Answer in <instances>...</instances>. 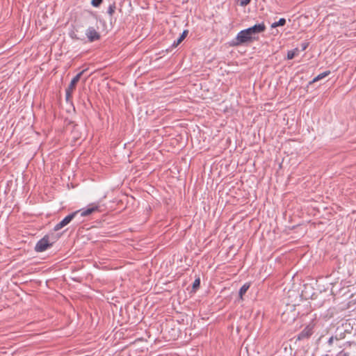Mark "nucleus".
I'll list each match as a JSON object with an SVG mask.
<instances>
[{
  "label": "nucleus",
  "instance_id": "23",
  "mask_svg": "<svg viewBox=\"0 0 356 356\" xmlns=\"http://www.w3.org/2000/svg\"><path fill=\"white\" fill-rule=\"evenodd\" d=\"M334 340H335V338L334 337V334H333L332 337H330L329 338V339L327 341L328 344L330 346L332 345Z\"/></svg>",
  "mask_w": 356,
  "mask_h": 356
},
{
  "label": "nucleus",
  "instance_id": "17",
  "mask_svg": "<svg viewBox=\"0 0 356 356\" xmlns=\"http://www.w3.org/2000/svg\"><path fill=\"white\" fill-rule=\"evenodd\" d=\"M200 286V279L198 277L193 283V290L196 291Z\"/></svg>",
  "mask_w": 356,
  "mask_h": 356
},
{
  "label": "nucleus",
  "instance_id": "14",
  "mask_svg": "<svg viewBox=\"0 0 356 356\" xmlns=\"http://www.w3.org/2000/svg\"><path fill=\"white\" fill-rule=\"evenodd\" d=\"M286 24V19L284 18H280L277 22H275L271 24V28H276L277 26H283Z\"/></svg>",
  "mask_w": 356,
  "mask_h": 356
},
{
  "label": "nucleus",
  "instance_id": "5",
  "mask_svg": "<svg viewBox=\"0 0 356 356\" xmlns=\"http://www.w3.org/2000/svg\"><path fill=\"white\" fill-rule=\"evenodd\" d=\"M344 331L347 334H353L354 337H356V318H352L347 319L341 325Z\"/></svg>",
  "mask_w": 356,
  "mask_h": 356
},
{
  "label": "nucleus",
  "instance_id": "21",
  "mask_svg": "<svg viewBox=\"0 0 356 356\" xmlns=\"http://www.w3.org/2000/svg\"><path fill=\"white\" fill-rule=\"evenodd\" d=\"M65 91H66V95H65L66 100H67V102H69L70 98L72 97V92L74 90H65Z\"/></svg>",
  "mask_w": 356,
  "mask_h": 356
},
{
  "label": "nucleus",
  "instance_id": "1",
  "mask_svg": "<svg viewBox=\"0 0 356 356\" xmlns=\"http://www.w3.org/2000/svg\"><path fill=\"white\" fill-rule=\"evenodd\" d=\"M99 206L90 204L86 209L76 211L65 217L59 223L56 224L54 228V231H58L65 226L67 225L73 219L76 218L79 215L80 217H85L91 215L95 211H99Z\"/></svg>",
  "mask_w": 356,
  "mask_h": 356
},
{
  "label": "nucleus",
  "instance_id": "9",
  "mask_svg": "<svg viewBox=\"0 0 356 356\" xmlns=\"http://www.w3.org/2000/svg\"><path fill=\"white\" fill-rule=\"evenodd\" d=\"M347 334L344 331L343 328L341 325L337 326L335 332L334 334V337L335 338V341H339L343 339L346 337Z\"/></svg>",
  "mask_w": 356,
  "mask_h": 356
},
{
  "label": "nucleus",
  "instance_id": "10",
  "mask_svg": "<svg viewBox=\"0 0 356 356\" xmlns=\"http://www.w3.org/2000/svg\"><path fill=\"white\" fill-rule=\"evenodd\" d=\"M85 70H82L79 73H78L72 80L68 86L67 89H74L77 83L81 79V76L83 75Z\"/></svg>",
  "mask_w": 356,
  "mask_h": 356
},
{
  "label": "nucleus",
  "instance_id": "18",
  "mask_svg": "<svg viewBox=\"0 0 356 356\" xmlns=\"http://www.w3.org/2000/svg\"><path fill=\"white\" fill-rule=\"evenodd\" d=\"M103 2V0H92L91 4L93 7L98 8Z\"/></svg>",
  "mask_w": 356,
  "mask_h": 356
},
{
  "label": "nucleus",
  "instance_id": "3",
  "mask_svg": "<svg viewBox=\"0 0 356 356\" xmlns=\"http://www.w3.org/2000/svg\"><path fill=\"white\" fill-rule=\"evenodd\" d=\"M315 324L312 321L307 325L297 336L296 341H305L308 340L310 337L314 334V328Z\"/></svg>",
  "mask_w": 356,
  "mask_h": 356
},
{
  "label": "nucleus",
  "instance_id": "4",
  "mask_svg": "<svg viewBox=\"0 0 356 356\" xmlns=\"http://www.w3.org/2000/svg\"><path fill=\"white\" fill-rule=\"evenodd\" d=\"M253 39L252 36L248 33L247 29H244L238 33L234 45L238 46L248 42L252 41Z\"/></svg>",
  "mask_w": 356,
  "mask_h": 356
},
{
  "label": "nucleus",
  "instance_id": "24",
  "mask_svg": "<svg viewBox=\"0 0 356 356\" xmlns=\"http://www.w3.org/2000/svg\"><path fill=\"white\" fill-rule=\"evenodd\" d=\"M81 221V219H80V218H79V219L77 220V223L80 222Z\"/></svg>",
  "mask_w": 356,
  "mask_h": 356
},
{
  "label": "nucleus",
  "instance_id": "13",
  "mask_svg": "<svg viewBox=\"0 0 356 356\" xmlns=\"http://www.w3.org/2000/svg\"><path fill=\"white\" fill-rule=\"evenodd\" d=\"M330 74V71H325L320 74H318V76H316L315 78L313 79V80L312 81H309V84H311L312 83H314V82H316L323 78H325V76H327V75H329Z\"/></svg>",
  "mask_w": 356,
  "mask_h": 356
},
{
  "label": "nucleus",
  "instance_id": "20",
  "mask_svg": "<svg viewBox=\"0 0 356 356\" xmlns=\"http://www.w3.org/2000/svg\"><path fill=\"white\" fill-rule=\"evenodd\" d=\"M238 1L241 6H245L250 3L251 0H238Z\"/></svg>",
  "mask_w": 356,
  "mask_h": 356
},
{
  "label": "nucleus",
  "instance_id": "6",
  "mask_svg": "<svg viewBox=\"0 0 356 356\" xmlns=\"http://www.w3.org/2000/svg\"><path fill=\"white\" fill-rule=\"evenodd\" d=\"M49 238V236L46 235L38 241L35 246V250L37 252H42L45 251L48 248L52 246L54 241L50 242Z\"/></svg>",
  "mask_w": 356,
  "mask_h": 356
},
{
  "label": "nucleus",
  "instance_id": "7",
  "mask_svg": "<svg viewBox=\"0 0 356 356\" xmlns=\"http://www.w3.org/2000/svg\"><path fill=\"white\" fill-rule=\"evenodd\" d=\"M266 29V27L264 23L262 22L261 24H254V26L249 27L246 29L248 30V33H249L250 35L252 36L254 34L263 33L264 31H265Z\"/></svg>",
  "mask_w": 356,
  "mask_h": 356
},
{
  "label": "nucleus",
  "instance_id": "2",
  "mask_svg": "<svg viewBox=\"0 0 356 356\" xmlns=\"http://www.w3.org/2000/svg\"><path fill=\"white\" fill-rule=\"evenodd\" d=\"M299 316V312H297L296 309V305H293L289 309L285 310L281 316L282 321L286 323H293L296 321V319Z\"/></svg>",
  "mask_w": 356,
  "mask_h": 356
},
{
  "label": "nucleus",
  "instance_id": "8",
  "mask_svg": "<svg viewBox=\"0 0 356 356\" xmlns=\"http://www.w3.org/2000/svg\"><path fill=\"white\" fill-rule=\"evenodd\" d=\"M86 35L90 42H94L100 38V34L92 26L86 30Z\"/></svg>",
  "mask_w": 356,
  "mask_h": 356
},
{
  "label": "nucleus",
  "instance_id": "22",
  "mask_svg": "<svg viewBox=\"0 0 356 356\" xmlns=\"http://www.w3.org/2000/svg\"><path fill=\"white\" fill-rule=\"evenodd\" d=\"M308 46H309V42H307L301 43V44H300L301 50L305 51L308 47Z\"/></svg>",
  "mask_w": 356,
  "mask_h": 356
},
{
  "label": "nucleus",
  "instance_id": "15",
  "mask_svg": "<svg viewBox=\"0 0 356 356\" xmlns=\"http://www.w3.org/2000/svg\"><path fill=\"white\" fill-rule=\"evenodd\" d=\"M298 51H299V50L298 48H296L293 50L288 51L287 56H286L287 59L288 60L293 59L295 57V56L298 54Z\"/></svg>",
  "mask_w": 356,
  "mask_h": 356
},
{
  "label": "nucleus",
  "instance_id": "19",
  "mask_svg": "<svg viewBox=\"0 0 356 356\" xmlns=\"http://www.w3.org/2000/svg\"><path fill=\"white\" fill-rule=\"evenodd\" d=\"M350 353L348 351H347L346 350L343 349L341 351H340L339 353H338L336 356H350Z\"/></svg>",
  "mask_w": 356,
  "mask_h": 356
},
{
  "label": "nucleus",
  "instance_id": "11",
  "mask_svg": "<svg viewBox=\"0 0 356 356\" xmlns=\"http://www.w3.org/2000/svg\"><path fill=\"white\" fill-rule=\"evenodd\" d=\"M188 33V30H184L183 33L181 34V35L179 37V38L177 40H175L172 44V47H177L187 36Z\"/></svg>",
  "mask_w": 356,
  "mask_h": 356
},
{
  "label": "nucleus",
  "instance_id": "16",
  "mask_svg": "<svg viewBox=\"0 0 356 356\" xmlns=\"http://www.w3.org/2000/svg\"><path fill=\"white\" fill-rule=\"evenodd\" d=\"M115 9H116V6H115V3L113 2L112 4H111L109 6H108V14L110 15V16H113V15L114 14L115 11Z\"/></svg>",
  "mask_w": 356,
  "mask_h": 356
},
{
  "label": "nucleus",
  "instance_id": "12",
  "mask_svg": "<svg viewBox=\"0 0 356 356\" xmlns=\"http://www.w3.org/2000/svg\"><path fill=\"white\" fill-rule=\"evenodd\" d=\"M250 286V284L249 283H245L241 287L238 292V296L241 300L243 299V296L247 292Z\"/></svg>",
  "mask_w": 356,
  "mask_h": 356
}]
</instances>
